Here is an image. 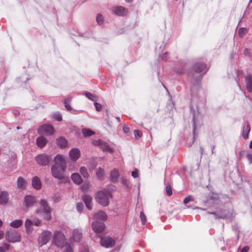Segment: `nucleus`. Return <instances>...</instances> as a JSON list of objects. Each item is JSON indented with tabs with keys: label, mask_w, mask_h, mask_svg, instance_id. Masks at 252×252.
I'll return each instance as SVG.
<instances>
[{
	"label": "nucleus",
	"mask_w": 252,
	"mask_h": 252,
	"mask_svg": "<svg viewBox=\"0 0 252 252\" xmlns=\"http://www.w3.org/2000/svg\"><path fill=\"white\" fill-rule=\"evenodd\" d=\"M206 201L212 204V207L216 209V210L215 211L207 212L208 214L213 215L215 219H229L234 217L232 212L221 208L222 203L218 193L214 192L209 193L207 197Z\"/></svg>",
	"instance_id": "nucleus-1"
},
{
	"label": "nucleus",
	"mask_w": 252,
	"mask_h": 252,
	"mask_svg": "<svg viewBox=\"0 0 252 252\" xmlns=\"http://www.w3.org/2000/svg\"><path fill=\"white\" fill-rule=\"evenodd\" d=\"M53 243L58 247L63 249V252H73L70 244L66 243L65 236L60 231L54 232Z\"/></svg>",
	"instance_id": "nucleus-2"
},
{
	"label": "nucleus",
	"mask_w": 252,
	"mask_h": 252,
	"mask_svg": "<svg viewBox=\"0 0 252 252\" xmlns=\"http://www.w3.org/2000/svg\"><path fill=\"white\" fill-rule=\"evenodd\" d=\"M40 207L36 210V213L39 216L42 217L44 220H49L51 219V209L49 206L47 200L44 199H41Z\"/></svg>",
	"instance_id": "nucleus-3"
},
{
	"label": "nucleus",
	"mask_w": 252,
	"mask_h": 252,
	"mask_svg": "<svg viewBox=\"0 0 252 252\" xmlns=\"http://www.w3.org/2000/svg\"><path fill=\"white\" fill-rule=\"evenodd\" d=\"M112 197L111 193L108 190L104 189L98 191L96 193V200L98 203L103 206H107L109 203V198Z\"/></svg>",
	"instance_id": "nucleus-4"
},
{
	"label": "nucleus",
	"mask_w": 252,
	"mask_h": 252,
	"mask_svg": "<svg viewBox=\"0 0 252 252\" xmlns=\"http://www.w3.org/2000/svg\"><path fill=\"white\" fill-rule=\"evenodd\" d=\"M6 240L10 243L19 242L21 240L20 233L15 230L10 229L5 235Z\"/></svg>",
	"instance_id": "nucleus-5"
},
{
	"label": "nucleus",
	"mask_w": 252,
	"mask_h": 252,
	"mask_svg": "<svg viewBox=\"0 0 252 252\" xmlns=\"http://www.w3.org/2000/svg\"><path fill=\"white\" fill-rule=\"evenodd\" d=\"M65 167L53 165L51 167V172L53 176L59 180H62L64 177Z\"/></svg>",
	"instance_id": "nucleus-6"
},
{
	"label": "nucleus",
	"mask_w": 252,
	"mask_h": 252,
	"mask_svg": "<svg viewBox=\"0 0 252 252\" xmlns=\"http://www.w3.org/2000/svg\"><path fill=\"white\" fill-rule=\"evenodd\" d=\"M37 132L41 135L46 136L54 134L55 130L53 126L51 124H44L40 126L37 129Z\"/></svg>",
	"instance_id": "nucleus-7"
},
{
	"label": "nucleus",
	"mask_w": 252,
	"mask_h": 252,
	"mask_svg": "<svg viewBox=\"0 0 252 252\" xmlns=\"http://www.w3.org/2000/svg\"><path fill=\"white\" fill-rule=\"evenodd\" d=\"M52 158L50 156L43 154L37 155L35 157V161L40 166L47 165L51 161Z\"/></svg>",
	"instance_id": "nucleus-8"
},
{
	"label": "nucleus",
	"mask_w": 252,
	"mask_h": 252,
	"mask_svg": "<svg viewBox=\"0 0 252 252\" xmlns=\"http://www.w3.org/2000/svg\"><path fill=\"white\" fill-rule=\"evenodd\" d=\"M52 233L49 230L44 231L39 237V243L42 246L46 244L50 240Z\"/></svg>",
	"instance_id": "nucleus-9"
},
{
	"label": "nucleus",
	"mask_w": 252,
	"mask_h": 252,
	"mask_svg": "<svg viewBox=\"0 0 252 252\" xmlns=\"http://www.w3.org/2000/svg\"><path fill=\"white\" fill-rule=\"evenodd\" d=\"M100 244L106 248H112L114 246L115 241L111 237H105L100 239Z\"/></svg>",
	"instance_id": "nucleus-10"
},
{
	"label": "nucleus",
	"mask_w": 252,
	"mask_h": 252,
	"mask_svg": "<svg viewBox=\"0 0 252 252\" xmlns=\"http://www.w3.org/2000/svg\"><path fill=\"white\" fill-rule=\"evenodd\" d=\"M112 11L115 14L119 16H124L128 13V10L122 6L114 7Z\"/></svg>",
	"instance_id": "nucleus-11"
},
{
	"label": "nucleus",
	"mask_w": 252,
	"mask_h": 252,
	"mask_svg": "<svg viewBox=\"0 0 252 252\" xmlns=\"http://www.w3.org/2000/svg\"><path fill=\"white\" fill-rule=\"evenodd\" d=\"M80 151L78 148H72L69 152V157L73 161H76L80 157Z\"/></svg>",
	"instance_id": "nucleus-12"
},
{
	"label": "nucleus",
	"mask_w": 252,
	"mask_h": 252,
	"mask_svg": "<svg viewBox=\"0 0 252 252\" xmlns=\"http://www.w3.org/2000/svg\"><path fill=\"white\" fill-rule=\"evenodd\" d=\"M55 164L58 166H61L66 168V160L63 156L58 154L54 158Z\"/></svg>",
	"instance_id": "nucleus-13"
},
{
	"label": "nucleus",
	"mask_w": 252,
	"mask_h": 252,
	"mask_svg": "<svg viewBox=\"0 0 252 252\" xmlns=\"http://www.w3.org/2000/svg\"><path fill=\"white\" fill-rule=\"evenodd\" d=\"M92 228L95 232L100 233L104 230L105 225L103 222L94 221L92 223Z\"/></svg>",
	"instance_id": "nucleus-14"
},
{
	"label": "nucleus",
	"mask_w": 252,
	"mask_h": 252,
	"mask_svg": "<svg viewBox=\"0 0 252 252\" xmlns=\"http://www.w3.org/2000/svg\"><path fill=\"white\" fill-rule=\"evenodd\" d=\"M35 197L32 195H26L24 198V205L27 208L32 207L35 203Z\"/></svg>",
	"instance_id": "nucleus-15"
},
{
	"label": "nucleus",
	"mask_w": 252,
	"mask_h": 252,
	"mask_svg": "<svg viewBox=\"0 0 252 252\" xmlns=\"http://www.w3.org/2000/svg\"><path fill=\"white\" fill-rule=\"evenodd\" d=\"M245 82L247 90L249 92H251L252 91V75L249 74L246 76L245 77Z\"/></svg>",
	"instance_id": "nucleus-16"
},
{
	"label": "nucleus",
	"mask_w": 252,
	"mask_h": 252,
	"mask_svg": "<svg viewBox=\"0 0 252 252\" xmlns=\"http://www.w3.org/2000/svg\"><path fill=\"white\" fill-rule=\"evenodd\" d=\"M83 200L85 202L88 209L91 210L93 208L92 197L89 195H84L83 196Z\"/></svg>",
	"instance_id": "nucleus-17"
},
{
	"label": "nucleus",
	"mask_w": 252,
	"mask_h": 252,
	"mask_svg": "<svg viewBox=\"0 0 252 252\" xmlns=\"http://www.w3.org/2000/svg\"><path fill=\"white\" fill-rule=\"evenodd\" d=\"M9 199V194L7 191H2L0 194V204H6Z\"/></svg>",
	"instance_id": "nucleus-18"
},
{
	"label": "nucleus",
	"mask_w": 252,
	"mask_h": 252,
	"mask_svg": "<svg viewBox=\"0 0 252 252\" xmlns=\"http://www.w3.org/2000/svg\"><path fill=\"white\" fill-rule=\"evenodd\" d=\"M82 237V232L81 229H75L73 231L72 238L74 241H79Z\"/></svg>",
	"instance_id": "nucleus-19"
},
{
	"label": "nucleus",
	"mask_w": 252,
	"mask_h": 252,
	"mask_svg": "<svg viewBox=\"0 0 252 252\" xmlns=\"http://www.w3.org/2000/svg\"><path fill=\"white\" fill-rule=\"evenodd\" d=\"M206 68V65L203 63H196L193 66V70L195 72H201L204 70Z\"/></svg>",
	"instance_id": "nucleus-20"
},
{
	"label": "nucleus",
	"mask_w": 252,
	"mask_h": 252,
	"mask_svg": "<svg viewBox=\"0 0 252 252\" xmlns=\"http://www.w3.org/2000/svg\"><path fill=\"white\" fill-rule=\"evenodd\" d=\"M250 130L251 128L249 124L247 122H245L244 124L242 131V136L244 139H247L248 138Z\"/></svg>",
	"instance_id": "nucleus-21"
},
{
	"label": "nucleus",
	"mask_w": 252,
	"mask_h": 252,
	"mask_svg": "<svg viewBox=\"0 0 252 252\" xmlns=\"http://www.w3.org/2000/svg\"><path fill=\"white\" fill-rule=\"evenodd\" d=\"M47 143V139L42 136L38 137L36 139V144L40 148H42L46 145Z\"/></svg>",
	"instance_id": "nucleus-22"
},
{
	"label": "nucleus",
	"mask_w": 252,
	"mask_h": 252,
	"mask_svg": "<svg viewBox=\"0 0 252 252\" xmlns=\"http://www.w3.org/2000/svg\"><path fill=\"white\" fill-rule=\"evenodd\" d=\"M32 187L36 189H39L41 187V183L40 179L35 176L32 178Z\"/></svg>",
	"instance_id": "nucleus-23"
},
{
	"label": "nucleus",
	"mask_w": 252,
	"mask_h": 252,
	"mask_svg": "<svg viewBox=\"0 0 252 252\" xmlns=\"http://www.w3.org/2000/svg\"><path fill=\"white\" fill-rule=\"evenodd\" d=\"M71 178L73 182L77 185L81 184L83 182L81 176L77 173H73L71 175Z\"/></svg>",
	"instance_id": "nucleus-24"
},
{
	"label": "nucleus",
	"mask_w": 252,
	"mask_h": 252,
	"mask_svg": "<svg viewBox=\"0 0 252 252\" xmlns=\"http://www.w3.org/2000/svg\"><path fill=\"white\" fill-rule=\"evenodd\" d=\"M94 217L96 220H107V215H106L105 212L101 211L95 213L94 215Z\"/></svg>",
	"instance_id": "nucleus-25"
},
{
	"label": "nucleus",
	"mask_w": 252,
	"mask_h": 252,
	"mask_svg": "<svg viewBox=\"0 0 252 252\" xmlns=\"http://www.w3.org/2000/svg\"><path fill=\"white\" fill-rule=\"evenodd\" d=\"M25 225L26 229V231L28 233H30L32 231V226L33 225V222L32 220L30 219H27L25 221Z\"/></svg>",
	"instance_id": "nucleus-26"
},
{
	"label": "nucleus",
	"mask_w": 252,
	"mask_h": 252,
	"mask_svg": "<svg viewBox=\"0 0 252 252\" xmlns=\"http://www.w3.org/2000/svg\"><path fill=\"white\" fill-rule=\"evenodd\" d=\"M57 145L61 148L66 147L67 144V142L66 139L63 137H60L56 140Z\"/></svg>",
	"instance_id": "nucleus-27"
},
{
	"label": "nucleus",
	"mask_w": 252,
	"mask_h": 252,
	"mask_svg": "<svg viewBox=\"0 0 252 252\" xmlns=\"http://www.w3.org/2000/svg\"><path fill=\"white\" fill-rule=\"evenodd\" d=\"M26 185V182L25 180L21 177L18 178L17 180V186L19 189H23Z\"/></svg>",
	"instance_id": "nucleus-28"
},
{
	"label": "nucleus",
	"mask_w": 252,
	"mask_h": 252,
	"mask_svg": "<svg viewBox=\"0 0 252 252\" xmlns=\"http://www.w3.org/2000/svg\"><path fill=\"white\" fill-rule=\"evenodd\" d=\"M96 174L97 178L101 180L103 179L104 176V171L102 168L99 167L96 169Z\"/></svg>",
	"instance_id": "nucleus-29"
},
{
	"label": "nucleus",
	"mask_w": 252,
	"mask_h": 252,
	"mask_svg": "<svg viewBox=\"0 0 252 252\" xmlns=\"http://www.w3.org/2000/svg\"><path fill=\"white\" fill-rule=\"evenodd\" d=\"M80 172L84 178L88 179L90 177L87 168L84 166L81 167Z\"/></svg>",
	"instance_id": "nucleus-30"
},
{
	"label": "nucleus",
	"mask_w": 252,
	"mask_h": 252,
	"mask_svg": "<svg viewBox=\"0 0 252 252\" xmlns=\"http://www.w3.org/2000/svg\"><path fill=\"white\" fill-rule=\"evenodd\" d=\"M101 149L104 151L109 152L110 153L113 152V149L109 146V145L103 141L100 147Z\"/></svg>",
	"instance_id": "nucleus-31"
},
{
	"label": "nucleus",
	"mask_w": 252,
	"mask_h": 252,
	"mask_svg": "<svg viewBox=\"0 0 252 252\" xmlns=\"http://www.w3.org/2000/svg\"><path fill=\"white\" fill-rule=\"evenodd\" d=\"M23 221L22 220H14L10 223V226L13 228H18L22 225Z\"/></svg>",
	"instance_id": "nucleus-32"
},
{
	"label": "nucleus",
	"mask_w": 252,
	"mask_h": 252,
	"mask_svg": "<svg viewBox=\"0 0 252 252\" xmlns=\"http://www.w3.org/2000/svg\"><path fill=\"white\" fill-rule=\"evenodd\" d=\"M119 176L118 171L117 170H113L111 172L110 178L113 181H116Z\"/></svg>",
	"instance_id": "nucleus-33"
},
{
	"label": "nucleus",
	"mask_w": 252,
	"mask_h": 252,
	"mask_svg": "<svg viewBox=\"0 0 252 252\" xmlns=\"http://www.w3.org/2000/svg\"><path fill=\"white\" fill-rule=\"evenodd\" d=\"M82 132L84 136L85 137L90 136L94 133L93 131L87 128H83Z\"/></svg>",
	"instance_id": "nucleus-34"
},
{
	"label": "nucleus",
	"mask_w": 252,
	"mask_h": 252,
	"mask_svg": "<svg viewBox=\"0 0 252 252\" xmlns=\"http://www.w3.org/2000/svg\"><path fill=\"white\" fill-rule=\"evenodd\" d=\"M83 94L85 95L90 100L92 101L95 100V96L90 93L85 92Z\"/></svg>",
	"instance_id": "nucleus-35"
},
{
	"label": "nucleus",
	"mask_w": 252,
	"mask_h": 252,
	"mask_svg": "<svg viewBox=\"0 0 252 252\" xmlns=\"http://www.w3.org/2000/svg\"><path fill=\"white\" fill-rule=\"evenodd\" d=\"M166 193L168 196H171L172 194V190L169 183H168L166 186Z\"/></svg>",
	"instance_id": "nucleus-36"
},
{
	"label": "nucleus",
	"mask_w": 252,
	"mask_h": 252,
	"mask_svg": "<svg viewBox=\"0 0 252 252\" xmlns=\"http://www.w3.org/2000/svg\"><path fill=\"white\" fill-rule=\"evenodd\" d=\"M96 20L97 23L99 25H101L103 23V18L102 15L98 14L97 15Z\"/></svg>",
	"instance_id": "nucleus-37"
},
{
	"label": "nucleus",
	"mask_w": 252,
	"mask_h": 252,
	"mask_svg": "<svg viewBox=\"0 0 252 252\" xmlns=\"http://www.w3.org/2000/svg\"><path fill=\"white\" fill-rule=\"evenodd\" d=\"M194 200V198L192 195H189L187 196L184 200V203L186 204L190 201H193Z\"/></svg>",
	"instance_id": "nucleus-38"
},
{
	"label": "nucleus",
	"mask_w": 252,
	"mask_h": 252,
	"mask_svg": "<svg viewBox=\"0 0 252 252\" xmlns=\"http://www.w3.org/2000/svg\"><path fill=\"white\" fill-rule=\"evenodd\" d=\"M53 118L55 120L59 122L61 121L62 120V117L61 115L59 113H55L53 115Z\"/></svg>",
	"instance_id": "nucleus-39"
},
{
	"label": "nucleus",
	"mask_w": 252,
	"mask_h": 252,
	"mask_svg": "<svg viewBox=\"0 0 252 252\" xmlns=\"http://www.w3.org/2000/svg\"><path fill=\"white\" fill-rule=\"evenodd\" d=\"M140 218L141 219L142 224H144L146 221V217L143 212H140Z\"/></svg>",
	"instance_id": "nucleus-40"
},
{
	"label": "nucleus",
	"mask_w": 252,
	"mask_h": 252,
	"mask_svg": "<svg viewBox=\"0 0 252 252\" xmlns=\"http://www.w3.org/2000/svg\"><path fill=\"white\" fill-rule=\"evenodd\" d=\"M84 208V205L82 202L77 203L76 204V209L79 212H81Z\"/></svg>",
	"instance_id": "nucleus-41"
},
{
	"label": "nucleus",
	"mask_w": 252,
	"mask_h": 252,
	"mask_svg": "<svg viewBox=\"0 0 252 252\" xmlns=\"http://www.w3.org/2000/svg\"><path fill=\"white\" fill-rule=\"evenodd\" d=\"M247 158L249 160V163H252V151L248 152L247 154Z\"/></svg>",
	"instance_id": "nucleus-42"
},
{
	"label": "nucleus",
	"mask_w": 252,
	"mask_h": 252,
	"mask_svg": "<svg viewBox=\"0 0 252 252\" xmlns=\"http://www.w3.org/2000/svg\"><path fill=\"white\" fill-rule=\"evenodd\" d=\"M247 29L246 28H240L239 31V34L240 37L243 36L246 33Z\"/></svg>",
	"instance_id": "nucleus-43"
},
{
	"label": "nucleus",
	"mask_w": 252,
	"mask_h": 252,
	"mask_svg": "<svg viewBox=\"0 0 252 252\" xmlns=\"http://www.w3.org/2000/svg\"><path fill=\"white\" fill-rule=\"evenodd\" d=\"M134 134L135 138H140L142 136V132L138 130H134Z\"/></svg>",
	"instance_id": "nucleus-44"
},
{
	"label": "nucleus",
	"mask_w": 252,
	"mask_h": 252,
	"mask_svg": "<svg viewBox=\"0 0 252 252\" xmlns=\"http://www.w3.org/2000/svg\"><path fill=\"white\" fill-rule=\"evenodd\" d=\"M189 76L192 78H194L196 82L199 81L202 77V76L201 75H199L198 76L195 77L194 76V75L192 74L191 73H189Z\"/></svg>",
	"instance_id": "nucleus-45"
},
{
	"label": "nucleus",
	"mask_w": 252,
	"mask_h": 252,
	"mask_svg": "<svg viewBox=\"0 0 252 252\" xmlns=\"http://www.w3.org/2000/svg\"><path fill=\"white\" fill-rule=\"evenodd\" d=\"M122 183L127 188H128V189L130 188V187H129V182L127 180L125 179H123L122 180Z\"/></svg>",
	"instance_id": "nucleus-46"
},
{
	"label": "nucleus",
	"mask_w": 252,
	"mask_h": 252,
	"mask_svg": "<svg viewBox=\"0 0 252 252\" xmlns=\"http://www.w3.org/2000/svg\"><path fill=\"white\" fill-rule=\"evenodd\" d=\"M238 80L236 79V81L237 82L238 85L239 86V88L241 89L240 85L239 84V81H240V78L242 77L243 76V72L242 71H238Z\"/></svg>",
	"instance_id": "nucleus-47"
},
{
	"label": "nucleus",
	"mask_w": 252,
	"mask_h": 252,
	"mask_svg": "<svg viewBox=\"0 0 252 252\" xmlns=\"http://www.w3.org/2000/svg\"><path fill=\"white\" fill-rule=\"evenodd\" d=\"M94 105L96 111H100L101 109V105L97 102H94Z\"/></svg>",
	"instance_id": "nucleus-48"
},
{
	"label": "nucleus",
	"mask_w": 252,
	"mask_h": 252,
	"mask_svg": "<svg viewBox=\"0 0 252 252\" xmlns=\"http://www.w3.org/2000/svg\"><path fill=\"white\" fill-rule=\"evenodd\" d=\"M63 102L64 103V106H65V108L68 111H71L72 108H71V106L68 103H67V102H66V100H63Z\"/></svg>",
	"instance_id": "nucleus-49"
},
{
	"label": "nucleus",
	"mask_w": 252,
	"mask_h": 252,
	"mask_svg": "<svg viewBox=\"0 0 252 252\" xmlns=\"http://www.w3.org/2000/svg\"><path fill=\"white\" fill-rule=\"evenodd\" d=\"M102 142H103L102 141H101L100 140H97L94 141L93 143L94 145L99 146L100 148Z\"/></svg>",
	"instance_id": "nucleus-50"
},
{
	"label": "nucleus",
	"mask_w": 252,
	"mask_h": 252,
	"mask_svg": "<svg viewBox=\"0 0 252 252\" xmlns=\"http://www.w3.org/2000/svg\"><path fill=\"white\" fill-rule=\"evenodd\" d=\"M131 175L134 178H136L138 176V170L137 169H135L131 173Z\"/></svg>",
	"instance_id": "nucleus-51"
},
{
	"label": "nucleus",
	"mask_w": 252,
	"mask_h": 252,
	"mask_svg": "<svg viewBox=\"0 0 252 252\" xmlns=\"http://www.w3.org/2000/svg\"><path fill=\"white\" fill-rule=\"evenodd\" d=\"M33 222V225L39 226L41 224V221L39 220L36 219L32 221Z\"/></svg>",
	"instance_id": "nucleus-52"
},
{
	"label": "nucleus",
	"mask_w": 252,
	"mask_h": 252,
	"mask_svg": "<svg viewBox=\"0 0 252 252\" xmlns=\"http://www.w3.org/2000/svg\"><path fill=\"white\" fill-rule=\"evenodd\" d=\"M123 131L125 133H128L129 132V128L126 126H123Z\"/></svg>",
	"instance_id": "nucleus-53"
},
{
	"label": "nucleus",
	"mask_w": 252,
	"mask_h": 252,
	"mask_svg": "<svg viewBox=\"0 0 252 252\" xmlns=\"http://www.w3.org/2000/svg\"><path fill=\"white\" fill-rule=\"evenodd\" d=\"M168 57V53L167 52L163 54L161 57V59L163 60H166Z\"/></svg>",
	"instance_id": "nucleus-54"
},
{
	"label": "nucleus",
	"mask_w": 252,
	"mask_h": 252,
	"mask_svg": "<svg viewBox=\"0 0 252 252\" xmlns=\"http://www.w3.org/2000/svg\"><path fill=\"white\" fill-rule=\"evenodd\" d=\"M249 250V247L245 246L241 250V252H248Z\"/></svg>",
	"instance_id": "nucleus-55"
},
{
	"label": "nucleus",
	"mask_w": 252,
	"mask_h": 252,
	"mask_svg": "<svg viewBox=\"0 0 252 252\" xmlns=\"http://www.w3.org/2000/svg\"><path fill=\"white\" fill-rule=\"evenodd\" d=\"M2 248L4 249H5L6 250H8L9 249V245L7 243H4L2 245Z\"/></svg>",
	"instance_id": "nucleus-56"
},
{
	"label": "nucleus",
	"mask_w": 252,
	"mask_h": 252,
	"mask_svg": "<svg viewBox=\"0 0 252 252\" xmlns=\"http://www.w3.org/2000/svg\"><path fill=\"white\" fill-rule=\"evenodd\" d=\"M245 55L249 56L250 55V50L248 49H245L244 52Z\"/></svg>",
	"instance_id": "nucleus-57"
},
{
	"label": "nucleus",
	"mask_w": 252,
	"mask_h": 252,
	"mask_svg": "<svg viewBox=\"0 0 252 252\" xmlns=\"http://www.w3.org/2000/svg\"><path fill=\"white\" fill-rule=\"evenodd\" d=\"M13 113L14 114V115L15 116H18L20 114V112L18 110H14L13 111Z\"/></svg>",
	"instance_id": "nucleus-58"
},
{
	"label": "nucleus",
	"mask_w": 252,
	"mask_h": 252,
	"mask_svg": "<svg viewBox=\"0 0 252 252\" xmlns=\"http://www.w3.org/2000/svg\"><path fill=\"white\" fill-rule=\"evenodd\" d=\"M3 232L1 231H0V240H1L3 237Z\"/></svg>",
	"instance_id": "nucleus-59"
},
{
	"label": "nucleus",
	"mask_w": 252,
	"mask_h": 252,
	"mask_svg": "<svg viewBox=\"0 0 252 252\" xmlns=\"http://www.w3.org/2000/svg\"><path fill=\"white\" fill-rule=\"evenodd\" d=\"M200 151L201 155L202 156L203 153V152H204V149L202 147H200Z\"/></svg>",
	"instance_id": "nucleus-60"
},
{
	"label": "nucleus",
	"mask_w": 252,
	"mask_h": 252,
	"mask_svg": "<svg viewBox=\"0 0 252 252\" xmlns=\"http://www.w3.org/2000/svg\"><path fill=\"white\" fill-rule=\"evenodd\" d=\"M215 148V146L214 145L211 146V150H212L211 153L212 154H214V150Z\"/></svg>",
	"instance_id": "nucleus-61"
},
{
	"label": "nucleus",
	"mask_w": 252,
	"mask_h": 252,
	"mask_svg": "<svg viewBox=\"0 0 252 252\" xmlns=\"http://www.w3.org/2000/svg\"><path fill=\"white\" fill-rule=\"evenodd\" d=\"M71 98V97H68L66 99H64V100H66V102H67V103H69V102L70 101Z\"/></svg>",
	"instance_id": "nucleus-62"
},
{
	"label": "nucleus",
	"mask_w": 252,
	"mask_h": 252,
	"mask_svg": "<svg viewBox=\"0 0 252 252\" xmlns=\"http://www.w3.org/2000/svg\"><path fill=\"white\" fill-rule=\"evenodd\" d=\"M0 252H5L3 248L0 247Z\"/></svg>",
	"instance_id": "nucleus-63"
},
{
	"label": "nucleus",
	"mask_w": 252,
	"mask_h": 252,
	"mask_svg": "<svg viewBox=\"0 0 252 252\" xmlns=\"http://www.w3.org/2000/svg\"><path fill=\"white\" fill-rule=\"evenodd\" d=\"M249 147L250 148L252 149V140L250 142Z\"/></svg>",
	"instance_id": "nucleus-64"
}]
</instances>
